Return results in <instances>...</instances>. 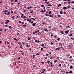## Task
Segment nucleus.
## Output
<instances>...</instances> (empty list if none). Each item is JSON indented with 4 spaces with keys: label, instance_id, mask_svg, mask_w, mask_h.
Segmentation results:
<instances>
[{
    "label": "nucleus",
    "instance_id": "33",
    "mask_svg": "<svg viewBox=\"0 0 74 74\" xmlns=\"http://www.w3.org/2000/svg\"><path fill=\"white\" fill-rule=\"evenodd\" d=\"M9 29H11V28H12V27H11V26H10L9 27Z\"/></svg>",
    "mask_w": 74,
    "mask_h": 74
},
{
    "label": "nucleus",
    "instance_id": "10",
    "mask_svg": "<svg viewBox=\"0 0 74 74\" xmlns=\"http://www.w3.org/2000/svg\"><path fill=\"white\" fill-rule=\"evenodd\" d=\"M31 19H32L33 21H36V19H34V18H31Z\"/></svg>",
    "mask_w": 74,
    "mask_h": 74
},
{
    "label": "nucleus",
    "instance_id": "13",
    "mask_svg": "<svg viewBox=\"0 0 74 74\" xmlns=\"http://www.w3.org/2000/svg\"><path fill=\"white\" fill-rule=\"evenodd\" d=\"M41 7H44V5H41Z\"/></svg>",
    "mask_w": 74,
    "mask_h": 74
},
{
    "label": "nucleus",
    "instance_id": "17",
    "mask_svg": "<svg viewBox=\"0 0 74 74\" xmlns=\"http://www.w3.org/2000/svg\"><path fill=\"white\" fill-rule=\"evenodd\" d=\"M45 15H46V16H49V14H45Z\"/></svg>",
    "mask_w": 74,
    "mask_h": 74
},
{
    "label": "nucleus",
    "instance_id": "9",
    "mask_svg": "<svg viewBox=\"0 0 74 74\" xmlns=\"http://www.w3.org/2000/svg\"><path fill=\"white\" fill-rule=\"evenodd\" d=\"M60 33H61V34H64V33H63V31H61Z\"/></svg>",
    "mask_w": 74,
    "mask_h": 74
},
{
    "label": "nucleus",
    "instance_id": "51",
    "mask_svg": "<svg viewBox=\"0 0 74 74\" xmlns=\"http://www.w3.org/2000/svg\"><path fill=\"white\" fill-rule=\"evenodd\" d=\"M21 59L20 57H19L18 58H17V59H18H18Z\"/></svg>",
    "mask_w": 74,
    "mask_h": 74
},
{
    "label": "nucleus",
    "instance_id": "3",
    "mask_svg": "<svg viewBox=\"0 0 74 74\" xmlns=\"http://www.w3.org/2000/svg\"><path fill=\"white\" fill-rule=\"evenodd\" d=\"M36 24V23H35L32 24V26H35Z\"/></svg>",
    "mask_w": 74,
    "mask_h": 74
},
{
    "label": "nucleus",
    "instance_id": "32",
    "mask_svg": "<svg viewBox=\"0 0 74 74\" xmlns=\"http://www.w3.org/2000/svg\"><path fill=\"white\" fill-rule=\"evenodd\" d=\"M40 12H44V11H43V10H41L40 11Z\"/></svg>",
    "mask_w": 74,
    "mask_h": 74
},
{
    "label": "nucleus",
    "instance_id": "34",
    "mask_svg": "<svg viewBox=\"0 0 74 74\" xmlns=\"http://www.w3.org/2000/svg\"><path fill=\"white\" fill-rule=\"evenodd\" d=\"M69 73H73V71H70L69 72Z\"/></svg>",
    "mask_w": 74,
    "mask_h": 74
},
{
    "label": "nucleus",
    "instance_id": "56",
    "mask_svg": "<svg viewBox=\"0 0 74 74\" xmlns=\"http://www.w3.org/2000/svg\"><path fill=\"white\" fill-rule=\"evenodd\" d=\"M23 15H24V14H21L22 16H23Z\"/></svg>",
    "mask_w": 74,
    "mask_h": 74
},
{
    "label": "nucleus",
    "instance_id": "16",
    "mask_svg": "<svg viewBox=\"0 0 74 74\" xmlns=\"http://www.w3.org/2000/svg\"><path fill=\"white\" fill-rule=\"evenodd\" d=\"M54 37L55 38H57V35H55V36H54Z\"/></svg>",
    "mask_w": 74,
    "mask_h": 74
},
{
    "label": "nucleus",
    "instance_id": "57",
    "mask_svg": "<svg viewBox=\"0 0 74 74\" xmlns=\"http://www.w3.org/2000/svg\"><path fill=\"white\" fill-rule=\"evenodd\" d=\"M41 63H42V64H44V62H41Z\"/></svg>",
    "mask_w": 74,
    "mask_h": 74
},
{
    "label": "nucleus",
    "instance_id": "14",
    "mask_svg": "<svg viewBox=\"0 0 74 74\" xmlns=\"http://www.w3.org/2000/svg\"><path fill=\"white\" fill-rule=\"evenodd\" d=\"M47 6H48V7L50 6V7H51L52 6V5H50V4H49L47 5Z\"/></svg>",
    "mask_w": 74,
    "mask_h": 74
},
{
    "label": "nucleus",
    "instance_id": "8",
    "mask_svg": "<svg viewBox=\"0 0 74 74\" xmlns=\"http://www.w3.org/2000/svg\"><path fill=\"white\" fill-rule=\"evenodd\" d=\"M49 16H50V17H53V15H52V14H50L49 15Z\"/></svg>",
    "mask_w": 74,
    "mask_h": 74
},
{
    "label": "nucleus",
    "instance_id": "19",
    "mask_svg": "<svg viewBox=\"0 0 74 74\" xmlns=\"http://www.w3.org/2000/svg\"><path fill=\"white\" fill-rule=\"evenodd\" d=\"M20 48H21V49H22V45H20Z\"/></svg>",
    "mask_w": 74,
    "mask_h": 74
},
{
    "label": "nucleus",
    "instance_id": "37",
    "mask_svg": "<svg viewBox=\"0 0 74 74\" xmlns=\"http://www.w3.org/2000/svg\"><path fill=\"white\" fill-rule=\"evenodd\" d=\"M8 23V22H5V25H6V24H7Z\"/></svg>",
    "mask_w": 74,
    "mask_h": 74
},
{
    "label": "nucleus",
    "instance_id": "20",
    "mask_svg": "<svg viewBox=\"0 0 74 74\" xmlns=\"http://www.w3.org/2000/svg\"><path fill=\"white\" fill-rule=\"evenodd\" d=\"M57 62V60H55L54 61V63H56Z\"/></svg>",
    "mask_w": 74,
    "mask_h": 74
},
{
    "label": "nucleus",
    "instance_id": "18",
    "mask_svg": "<svg viewBox=\"0 0 74 74\" xmlns=\"http://www.w3.org/2000/svg\"><path fill=\"white\" fill-rule=\"evenodd\" d=\"M61 5H62V4H60L58 5V7H60V6H61Z\"/></svg>",
    "mask_w": 74,
    "mask_h": 74
},
{
    "label": "nucleus",
    "instance_id": "49",
    "mask_svg": "<svg viewBox=\"0 0 74 74\" xmlns=\"http://www.w3.org/2000/svg\"><path fill=\"white\" fill-rule=\"evenodd\" d=\"M27 39L28 40H30L29 38H28Z\"/></svg>",
    "mask_w": 74,
    "mask_h": 74
},
{
    "label": "nucleus",
    "instance_id": "44",
    "mask_svg": "<svg viewBox=\"0 0 74 74\" xmlns=\"http://www.w3.org/2000/svg\"><path fill=\"white\" fill-rule=\"evenodd\" d=\"M60 40V38H58V39H57V40H58V41H59V40Z\"/></svg>",
    "mask_w": 74,
    "mask_h": 74
},
{
    "label": "nucleus",
    "instance_id": "22",
    "mask_svg": "<svg viewBox=\"0 0 74 74\" xmlns=\"http://www.w3.org/2000/svg\"><path fill=\"white\" fill-rule=\"evenodd\" d=\"M31 21H32V19H30V20L29 21V23H30V22H31Z\"/></svg>",
    "mask_w": 74,
    "mask_h": 74
},
{
    "label": "nucleus",
    "instance_id": "64",
    "mask_svg": "<svg viewBox=\"0 0 74 74\" xmlns=\"http://www.w3.org/2000/svg\"><path fill=\"white\" fill-rule=\"evenodd\" d=\"M72 3H73V4H74V1H73L72 2Z\"/></svg>",
    "mask_w": 74,
    "mask_h": 74
},
{
    "label": "nucleus",
    "instance_id": "40",
    "mask_svg": "<svg viewBox=\"0 0 74 74\" xmlns=\"http://www.w3.org/2000/svg\"><path fill=\"white\" fill-rule=\"evenodd\" d=\"M41 50L42 51H43V48H41Z\"/></svg>",
    "mask_w": 74,
    "mask_h": 74
},
{
    "label": "nucleus",
    "instance_id": "46",
    "mask_svg": "<svg viewBox=\"0 0 74 74\" xmlns=\"http://www.w3.org/2000/svg\"><path fill=\"white\" fill-rule=\"evenodd\" d=\"M11 12L12 14H13V12L12 11H11Z\"/></svg>",
    "mask_w": 74,
    "mask_h": 74
},
{
    "label": "nucleus",
    "instance_id": "2",
    "mask_svg": "<svg viewBox=\"0 0 74 74\" xmlns=\"http://www.w3.org/2000/svg\"><path fill=\"white\" fill-rule=\"evenodd\" d=\"M69 32V30H67V31H65V33L66 34H67Z\"/></svg>",
    "mask_w": 74,
    "mask_h": 74
},
{
    "label": "nucleus",
    "instance_id": "41",
    "mask_svg": "<svg viewBox=\"0 0 74 74\" xmlns=\"http://www.w3.org/2000/svg\"><path fill=\"white\" fill-rule=\"evenodd\" d=\"M11 18H15V17H14V16H12V17H11Z\"/></svg>",
    "mask_w": 74,
    "mask_h": 74
},
{
    "label": "nucleus",
    "instance_id": "23",
    "mask_svg": "<svg viewBox=\"0 0 74 74\" xmlns=\"http://www.w3.org/2000/svg\"><path fill=\"white\" fill-rule=\"evenodd\" d=\"M52 58H53V57H52V56L50 57V59H52Z\"/></svg>",
    "mask_w": 74,
    "mask_h": 74
},
{
    "label": "nucleus",
    "instance_id": "39",
    "mask_svg": "<svg viewBox=\"0 0 74 74\" xmlns=\"http://www.w3.org/2000/svg\"><path fill=\"white\" fill-rule=\"evenodd\" d=\"M6 22H10V20H6Z\"/></svg>",
    "mask_w": 74,
    "mask_h": 74
},
{
    "label": "nucleus",
    "instance_id": "52",
    "mask_svg": "<svg viewBox=\"0 0 74 74\" xmlns=\"http://www.w3.org/2000/svg\"><path fill=\"white\" fill-rule=\"evenodd\" d=\"M69 58L70 59H71V58H72V56H70Z\"/></svg>",
    "mask_w": 74,
    "mask_h": 74
},
{
    "label": "nucleus",
    "instance_id": "24",
    "mask_svg": "<svg viewBox=\"0 0 74 74\" xmlns=\"http://www.w3.org/2000/svg\"><path fill=\"white\" fill-rule=\"evenodd\" d=\"M10 14V12H8L7 13V15H9V14Z\"/></svg>",
    "mask_w": 74,
    "mask_h": 74
},
{
    "label": "nucleus",
    "instance_id": "6",
    "mask_svg": "<svg viewBox=\"0 0 74 74\" xmlns=\"http://www.w3.org/2000/svg\"><path fill=\"white\" fill-rule=\"evenodd\" d=\"M70 69H73V67L72 66H70Z\"/></svg>",
    "mask_w": 74,
    "mask_h": 74
},
{
    "label": "nucleus",
    "instance_id": "43",
    "mask_svg": "<svg viewBox=\"0 0 74 74\" xmlns=\"http://www.w3.org/2000/svg\"><path fill=\"white\" fill-rule=\"evenodd\" d=\"M51 26H50L49 27V29H51Z\"/></svg>",
    "mask_w": 74,
    "mask_h": 74
},
{
    "label": "nucleus",
    "instance_id": "50",
    "mask_svg": "<svg viewBox=\"0 0 74 74\" xmlns=\"http://www.w3.org/2000/svg\"><path fill=\"white\" fill-rule=\"evenodd\" d=\"M18 23H21V21H20Z\"/></svg>",
    "mask_w": 74,
    "mask_h": 74
},
{
    "label": "nucleus",
    "instance_id": "28",
    "mask_svg": "<svg viewBox=\"0 0 74 74\" xmlns=\"http://www.w3.org/2000/svg\"><path fill=\"white\" fill-rule=\"evenodd\" d=\"M41 46L42 47H44V44H42L41 45Z\"/></svg>",
    "mask_w": 74,
    "mask_h": 74
},
{
    "label": "nucleus",
    "instance_id": "48",
    "mask_svg": "<svg viewBox=\"0 0 74 74\" xmlns=\"http://www.w3.org/2000/svg\"><path fill=\"white\" fill-rule=\"evenodd\" d=\"M46 56H48V55H49V54H48L47 53L46 54Z\"/></svg>",
    "mask_w": 74,
    "mask_h": 74
},
{
    "label": "nucleus",
    "instance_id": "55",
    "mask_svg": "<svg viewBox=\"0 0 74 74\" xmlns=\"http://www.w3.org/2000/svg\"><path fill=\"white\" fill-rule=\"evenodd\" d=\"M23 18L24 19V18H26V16H24L23 17Z\"/></svg>",
    "mask_w": 74,
    "mask_h": 74
},
{
    "label": "nucleus",
    "instance_id": "21",
    "mask_svg": "<svg viewBox=\"0 0 74 74\" xmlns=\"http://www.w3.org/2000/svg\"><path fill=\"white\" fill-rule=\"evenodd\" d=\"M52 12V11H50L49 12V14H51V12Z\"/></svg>",
    "mask_w": 74,
    "mask_h": 74
},
{
    "label": "nucleus",
    "instance_id": "4",
    "mask_svg": "<svg viewBox=\"0 0 74 74\" xmlns=\"http://www.w3.org/2000/svg\"><path fill=\"white\" fill-rule=\"evenodd\" d=\"M44 30H45V31H46V32H48V31L47 30V29L45 28L44 29Z\"/></svg>",
    "mask_w": 74,
    "mask_h": 74
},
{
    "label": "nucleus",
    "instance_id": "63",
    "mask_svg": "<svg viewBox=\"0 0 74 74\" xmlns=\"http://www.w3.org/2000/svg\"><path fill=\"white\" fill-rule=\"evenodd\" d=\"M4 14H5V15H6V14H7V12H5Z\"/></svg>",
    "mask_w": 74,
    "mask_h": 74
},
{
    "label": "nucleus",
    "instance_id": "5",
    "mask_svg": "<svg viewBox=\"0 0 74 74\" xmlns=\"http://www.w3.org/2000/svg\"><path fill=\"white\" fill-rule=\"evenodd\" d=\"M63 10H66V9H67V7H64L63 8Z\"/></svg>",
    "mask_w": 74,
    "mask_h": 74
},
{
    "label": "nucleus",
    "instance_id": "60",
    "mask_svg": "<svg viewBox=\"0 0 74 74\" xmlns=\"http://www.w3.org/2000/svg\"><path fill=\"white\" fill-rule=\"evenodd\" d=\"M5 12H8V10H5Z\"/></svg>",
    "mask_w": 74,
    "mask_h": 74
},
{
    "label": "nucleus",
    "instance_id": "45",
    "mask_svg": "<svg viewBox=\"0 0 74 74\" xmlns=\"http://www.w3.org/2000/svg\"><path fill=\"white\" fill-rule=\"evenodd\" d=\"M44 23H45V22H42V24H43V25H44Z\"/></svg>",
    "mask_w": 74,
    "mask_h": 74
},
{
    "label": "nucleus",
    "instance_id": "47",
    "mask_svg": "<svg viewBox=\"0 0 74 74\" xmlns=\"http://www.w3.org/2000/svg\"><path fill=\"white\" fill-rule=\"evenodd\" d=\"M26 47H29V45L28 44H27L26 45Z\"/></svg>",
    "mask_w": 74,
    "mask_h": 74
},
{
    "label": "nucleus",
    "instance_id": "58",
    "mask_svg": "<svg viewBox=\"0 0 74 74\" xmlns=\"http://www.w3.org/2000/svg\"><path fill=\"white\" fill-rule=\"evenodd\" d=\"M61 66V64H59V67H60Z\"/></svg>",
    "mask_w": 74,
    "mask_h": 74
},
{
    "label": "nucleus",
    "instance_id": "59",
    "mask_svg": "<svg viewBox=\"0 0 74 74\" xmlns=\"http://www.w3.org/2000/svg\"><path fill=\"white\" fill-rule=\"evenodd\" d=\"M33 23V21H32L31 22V23L32 24Z\"/></svg>",
    "mask_w": 74,
    "mask_h": 74
},
{
    "label": "nucleus",
    "instance_id": "53",
    "mask_svg": "<svg viewBox=\"0 0 74 74\" xmlns=\"http://www.w3.org/2000/svg\"><path fill=\"white\" fill-rule=\"evenodd\" d=\"M69 72H66V74H68V73H69Z\"/></svg>",
    "mask_w": 74,
    "mask_h": 74
},
{
    "label": "nucleus",
    "instance_id": "31",
    "mask_svg": "<svg viewBox=\"0 0 74 74\" xmlns=\"http://www.w3.org/2000/svg\"><path fill=\"white\" fill-rule=\"evenodd\" d=\"M69 27H70V26L69 25H68L66 27V28H69Z\"/></svg>",
    "mask_w": 74,
    "mask_h": 74
},
{
    "label": "nucleus",
    "instance_id": "62",
    "mask_svg": "<svg viewBox=\"0 0 74 74\" xmlns=\"http://www.w3.org/2000/svg\"><path fill=\"white\" fill-rule=\"evenodd\" d=\"M29 8H32V6H30V7H29Z\"/></svg>",
    "mask_w": 74,
    "mask_h": 74
},
{
    "label": "nucleus",
    "instance_id": "30",
    "mask_svg": "<svg viewBox=\"0 0 74 74\" xmlns=\"http://www.w3.org/2000/svg\"><path fill=\"white\" fill-rule=\"evenodd\" d=\"M58 16L59 18H60V17H61V16H60V15H58Z\"/></svg>",
    "mask_w": 74,
    "mask_h": 74
},
{
    "label": "nucleus",
    "instance_id": "35",
    "mask_svg": "<svg viewBox=\"0 0 74 74\" xmlns=\"http://www.w3.org/2000/svg\"><path fill=\"white\" fill-rule=\"evenodd\" d=\"M63 14H66V12H63Z\"/></svg>",
    "mask_w": 74,
    "mask_h": 74
},
{
    "label": "nucleus",
    "instance_id": "36",
    "mask_svg": "<svg viewBox=\"0 0 74 74\" xmlns=\"http://www.w3.org/2000/svg\"><path fill=\"white\" fill-rule=\"evenodd\" d=\"M51 45H53V42H51Z\"/></svg>",
    "mask_w": 74,
    "mask_h": 74
},
{
    "label": "nucleus",
    "instance_id": "25",
    "mask_svg": "<svg viewBox=\"0 0 74 74\" xmlns=\"http://www.w3.org/2000/svg\"><path fill=\"white\" fill-rule=\"evenodd\" d=\"M60 14H63V12L62 11H60Z\"/></svg>",
    "mask_w": 74,
    "mask_h": 74
},
{
    "label": "nucleus",
    "instance_id": "27",
    "mask_svg": "<svg viewBox=\"0 0 74 74\" xmlns=\"http://www.w3.org/2000/svg\"><path fill=\"white\" fill-rule=\"evenodd\" d=\"M71 6L70 5H69L68 7V8H70Z\"/></svg>",
    "mask_w": 74,
    "mask_h": 74
},
{
    "label": "nucleus",
    "instance_id": "54",
    "mask_svg": "<svg viewBox=\"0 0 74 74\" xmlns=\"http://www.w3.org/2000/svg\"><path fill=\"white\" fill-rule=\"evenodd\" d=\"M5 27H8V25H6L5 26Z\"/></svg>",
    "mask_w": 74,
    "mask_h": 74
},
{
    "label": "nucleus",
    "instance_id": "1",
    "mask_svg": "<svg viewBox=\"0 0 74 74\" xmlns=\"http://www.w3.org/2000/svg\"><path fill=\"white\" fill-rule=\"evenodd\" d=\"M60 47H59L58 48H56L55 49L56 51H57V50H60Z\"/></svg>",
    "mask_w": 74,
    "mask_h": 74
},
{
    "label": "nucleus",
    "instance_id": "15",
    "mask_svg": "<svg viewBox=\"0 0 74 74\" xmlns=\"http://www.w3.org/2000/svg\"><path fill=\"white\" fill-rule=\"evenodd\" d=\"M14 40H16V41H18V40L17 39H16V38H14Z\"/></svg>",
    "mask_w": 74,
    "mask_h": 74
},
{
    "label": "nucleus",
    "instance_id": "38",
    "mask_svg": "<svg viewBox=\"0 0 74 74\" xmlns=\"http://www.w3.org/2000/svg\"><path fill=\"white\" fill-rule=\"evenodd\" d=\"M36 55H40V53H38L36 54Z\"/></svg>",
    "mask_w": 74,
    "mask_h": 74
},
{
    "label": "nucleus",
    "instance_id": "29",
    "mask_svg": "<svg viewBox=\"0 0 74 74\" xmlns=\"http://www.w3.org/2000/svg\"><path fill=\"white\" fill-rule=\"evenodd\" d=\"M49 63H50V61H48L47 63H48V64H49Z\"/></svg>",
    "mask_w": 74,
    "mask_h": 74
},
{
    "label": "nucleus",
    "instance_id": "12",
    "mask_svg": "<svg viewBox=\"0 0 74 74\" xmlns=\"http://www.w3.org/2000/svg\"><path fill=\"white\" fill-rule=\"evenodd\" d=\"M50 64L51 65V66H53V65H52V62H50Z\"/></svg>",
    "mask_w": 74,
    "mask_h": 74
},
{
    "label": "nucleus",
    "instance_id": "61",
    "mask_svg": "<svg viewBox=\"0 0 74 74\" xmlns=\"http://www.w3.org/2000/svg\"><path fill=\"white\" fill-rule=\"evenodd\" d=\"M29 8H30L29 7H28L27 8V9H28V10H29Z\"/></svg>",
    "mask_w": 74,
    "mask_h": 74
},
{
    "label": "nucleus",
    "instance_id": "7",
    "mask_svg": "<svg viewBox=\"0 0 74 74\" xmlns=\"http://www.w3.org/2000/svg\"><path fill=\"white\" fill-rule=\"evenodd\" d=\"M26 23L25 24V25H23V26H24V27H26Z\"/></svg>",
    "mask_w": 74,
    "mask_h": 74
},
{
    "label": "nucleus",
    "instance_id": "26",
    "mask_svg": "<svg viewBox=\"0 0 74 74\" xmlns=\"http://www.w3.org/2000/svg\"><path fill=\"white\" fill-rule=\"evenodd\" d=\"M45 3H46L47 4H49V2H45Z\"/></svg>",
    "mask_w": 74,
    "mask_h": 74
},
{
    "label": "nucleus",
    "instance_id": "42",
    "mask_svg": "<svg viewBox=\"0 0 74 74\" xmlns=\"http://www.w3.org/2000/svg\"><path fill=\"white\" fill-rule=\"evenodd\" d=\"M72 34H69V36H72Z\"/></svg>",
    "mask_w": 74,
    "mask_h": 74
},
{
    "label": "nucleus",
    "instance_id": "11",
    "mask_svg": "<svg viewBox=\"0 0 74 74\" xmlns=\"http://www.w3.org/2000/svg\"><path fill=\"white\" fill-rule=\"evenodd\" d=\"M68 4H70V3H71V1H69L68 2Z\"/></svg>",
    "mask_w": 74,
    "mask_h": 74
}]
</instances>
